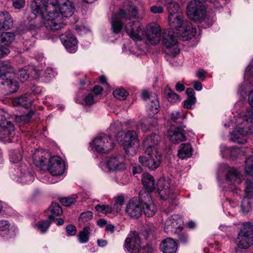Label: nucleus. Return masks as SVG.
Wrapping results in <instances>:
<instances>
[{"instance_id": "nucleus-1", "label": "nucleus", "mask_w": 253, "mask_h": 253, "mask_svg": "<svg viewBox=\"0 0 253 253\" xmlns=\"http://www.w3.org/2000/svg\"><path fill=\"white\" fill-rule=\"evenodd\" d=\"M138 18L137 7L132 2L126 3L118 13L112 16L111 23L113 32L120 33L125 25L126 32L131 39L141 41L145 37L144 28L138 21L134 20Z\"/></svg>"}, {"instance_id": "nucleus-2", "label": "nucleus", "mask_w": 253, "mask_h": 253, "mask_svg": "<svg viewBox=\"0 0 253 253\" xmlns=\"http://www.w3.org/2000/svg\"><path fill=\"white\" fill-rule=\"evenodd\" d=\"M32 12L41 17L45 26L53 31L63 27V15L59 0H32Z\"/></svg>"}, {"instance_id": "nucleus-3", "label": "nucleus", "mask_w": 253, "mask_h": 253, "mask_svg": "<svg viewBox=\"0 0 253 253\" xmlns=\"http://www.w3.org/2000/svg\"><path fill=\"white\" fill-rule=\"evenodd\" d=\"M168 12V20L170 26L175 29L183 40L192 39L196 33V29L190 22L184 20L179 4L173 0H162Z\"/></svg>"}, {"instance_id": "nucleus-4", "label": "nucleus", "mask_w": 253, "mask_h": 253, "mask_svg": "<svg viewBox=\"0 0 253 253\" xmlns=\"http://www.w3.org/2000/svg\"><path fill=\"white\" fill-rule=\"evenodd\" d=\"M29 75L26 69L21 68L15 73L13 68L9 64L0 63L1 84L4 85L5 89L9 93H13L18 89V83L14 80L15 76L20 81L24 82L29 78Z\"/></svg>"}, {"instance_id": "nucleus-5", "label": "nucleus", "mask_w": 253, "mask_h": 253, "mask_svg": "<svg viewBox=\"0 0 253 253\" xmlns=\"http://www.w3.org/2000/svg\"><path fill=\"white\" fill-rule=\"evenodd\" d=\"M253 133V109L247 110L244 115L239 118L236 129L230 135V140L239 144H244L246 136Z\"/></svg>"}, {"instance_id": "nucleus-6", "label": "nucleus", "mask_w": 253, "mask_h": 253, "mask_svg": "<svg viewBox=\"0 0 253 253\" xmlns=\"http://www.w3.org/2000/svg\"><path fill=\"white\" fill-rule=\"evenodd\" d=\"M33 161L35 166L41 170L48 171L52 173L57 170L61 165V158L55 156L49 158L48 161L42 153L36 151L33 156Z\"/></svg>"}, {"instance_id": "nucleus-7", "label": "nucleus", "mask_w": 253, "mask_h": 253, "mask_svg": "<svg viewBox=\"0 0 253 253\" xmlns=\"http://www.w3.org/2000/svg\"><path fill=\"white\" fill-rule=\"evenodd\" d=\"M116 137L119 143L125 147L124 150L127 155H131V152L134 151L133 146L139 144L137 134L133 130L119 132Z\"/></svg>"}, {"instance_id": "nucleus-8", "label": "nucleus", "mask_w": 253, "mask_h": 253, "mask_svg": "<svg viewBox=\"0 0 253 253\" xmlns=\"http://www.w3.org/2000/svg\"><path fill=\"white\" fill-rule=\"evenodd\" d=\"M100 167L105 172H120L126 169V165L120 156L106 158L100 164Z\"/></svg>"}, {"instance_id": "nucleus-9", "label": "nucleus", "mask_w": 253, "mask_h": 253, "mask_svg": "<svg viewBox=\"0 0 253 253\" xmlns=\"http://www.w3.org/2000/svg\"><path fill=\"white\" fill-rule=\"evenodd\" d=\"M163 42L166 47L165 52L167 54L175 56L179 53L177 39L172 31L169 29L164 31Z\"/></svg>"}, {"instance_id": "nucleus-10", "label": "nucleus", "mask_w": 253, "mask_h": 253, "mask_svg": "<svg viewBox=\"0 0 253 253\" xmlns=\"http://www.w3.org/2000/svg\"><path fill=\"white\" fill-rule=\"evenodd\" d=\"M237 245L240 249H248L253 242V225L249 222L243 223L238 234Z\"/></svg>"}, {"instance_id": "nucleus-11", "label": "nucleus", "mask_w": 253, "mask_h": 253, "mask_svg": "<svg viewBox=\"0 0 253 253\" xmlns=\"http://www.w3.org/2000/svg\"><path fill=\"white\" fill-rule=\"evenodd\" d=\"M92 146L98 152L106 153L114 148V142L110 135L100 133L93 140Z\"/></svg>"}, {"instance_id": "nucleus-12", "label": "nucleus", "mask_w": 253, "mask_h": 253, "mask_svg": "<svg viewBox=\"0 0 253 253\" xmlns=\"http://www.w3.org/2000/svg\"><path fill=\"white\" fill-rule=\"evenodd\" d=\"M187 15L191 20L201 22L206 16L205 6L199 0H193L187 6Z\"/></svg>"}, {"instance_id": "nucleus-13", "label": "nucleus", "mask_w": 253, "mask_h": 253, "mask_svg": "<svg viewBox=\"0 0 253 253\" xmlns=\"http://www.w3.org/2000/svg\"><path fill=\"white\" fill-rule=\"evenodd\" d=\"M157 192L160 198L163 200H166L169 198L173 200L175 198V195L173 192L169 178L162 177L159 179L157 184Z\"/></svg>"}, {"instance_id": "nucleus-14", "label": "nucleus", "mask_w": 253, "mask_h": 253, "mask_svg": "<svg viewBox=\"0 0 253 253\" xmlns=\"http://www.w3.org/2000/svg\"><path fill=\"white\" fill-rule=\"evenodd\" d=\"M125 248L131 253H138L141 248L140 238L136 231L131 232L125 240Z\"/></svg>"}, {"instance_id": "nucleus-15", "label": "nucleus", "mask_w": 253, "mask_h": 253, "mask_svg": "<svg viewBox=\"0 0 253 253\" xmlns=\"http://www.w3.org/2000/svg\"><path fill=\"white\" fill-rule=\"evenodd\" d=\"M75 7L72 0H64V25H74L79 18L75 14Z\"/></svg>"}, {"instance_id": "nucleus-16", "label": "nucleus", "mask_w": 253, "mask_h": 253, "mask_svg": "<svg viewBox=\"0 0 253 253\" xmlns=\"http://www.w3.org/2000/svg\"><path fill=\"white\" fill-rule=\"evenodd\" d=\"M126 212L131 217L137 218L142 213L141 203L137 197L131 198L126 205Z\"/></svg>"}, {"instance_id": "nucleus-17", "label": "nucleus", "mask_w": 253, "mask_h": 253, "mask_svg": "<svg viewBox=\"0 0 253 253\" xmlns=\"http://www.w3.org/2000/svg\"><path fill=\"white\" fill-rule=\"evenodd\" d=\"M147 41L151 44H157L161 40V30L159 25L156 23L150 24L147 29L146 32H145Z\"/></svg>"}, {"instance_id": "nucleus-18", "label": "nucleus", "mask_w": 253, "mask_h": 253, "mask_svg": "<svg viewBox=\"0 0 253 253\" xmlns=\"http://www.w3.org/2000/svg\"><path fill=\"white\" fill-rule=\"evenodd\" d=\"M15 135V128L10 121H7L6 124L0 126V141L4 143H9Z\"/></svg>"}, {"instance_id": "nucleus-19", "label": "nucleus", "mask_w": 253, "mask_h": 253, "mask_svg": "<svg viewBox=\"0 0 253 253\" xmlns=\"http://www.w3.org/2000/svg\"><path fill=\"white\" fill-rule=\"evenodd\" d=\"M161 140L160 137L156 133H152L147 136L143 141V146L145 148V154H150L153 151L157 150V146Z\"/></svg>"}, {"instance_id": "nucleus-20", "label": "nucleus", "mask_w": 253, "mask_h": 253, "mask_svg": "<svg viewBox=\"0 0 253 253\" xmlns=\"http://www.w3.org/2000/svg\"><path fill=\"white\" fill-rule=\"evenodd\" d=\"M183 126L179 127L171 126L167 132V137L172 143H178L186 140V136L182 132Z\"/></svg>"}, {"instance_id": "nucleus-21", "label": "nucleus", "mask_w": 253, "mask_h": 253, "mask_svg": "<svg viewBox=\"0 0 253 253\" xmlns=\"http://www.w3.org/2000/svg\"><path fill=\"white\" fill-rule=\"evenodd\" d=\"M182 222V219L178 215H172L166 220L164 229L166 232H169L179 229L181 227Z\"/></svg>"}, {"instance_id": "nucleus-22", "label": "nucleus", "mask_w": 253, "mask_h": 253, "mask_svg": "<svg viewBox=\"0 0 253 253\" xmlns=\"http://www.w3.org/2000/svg\"><path fill=\"white\" fill-rule=\"evenodd\" d=\"M147 155L146 166L151 170L156 169L160 164L161 154L155 150Z\"/></svg>"}, {"instance_id": "nucleus-23", "label": "nucleus", "mask_w": 253, "mask_h": 253, "mask_svg": "<svg viewBox=\"0 0 253 253\" xmlns=\"http://www.w3.org/2000/svg\"><path fill=\"white\" fill-rule=\"evenodd\" d=\"M160 248L163 253H175L177 246L174 240L172 238H168L163 240Z\"/></svg>"}, {"instance_id": "nucleus-24", "label": "nucleus", "mask_w": 253, "mask_h": 253, "mask_svg": "<svg viewBox=\"0 0 253 253\" xmlns=\"http://www.w3.org/2000/svg\"><path fill=\"white\" fill-rule=\"evenodd\" d=\"M64 47L70 53H75L78 49V41L72 34H67L64 39Z\"/></svg>"}, {"instance_id": "nucleus-25", "label": "nucleus", "mask_w": 253, "mask_h": 253, "mask_svg": "<svg viewBox=\"0 0 253 253\" xmlns=\"http://www.w3.org/2000/svg\"><path fill=\"white\" fill-rule=\"evenodd\" d=\"M13 26L11 15L7 12H0V30H8Z\"/></svg>"}, {"instance_id": "nucleus-26", "label": "nucleus", "mask_w": 253, "mask_h": 253, "mask_svg": "<svg viewBox=\"0 0 253 253\" xmlns=\"http://www.w3.org/2000/svg\"><path fill=\"white\" fill-rule=\"evenodd\" d=\"M13 106H21L24 108H29L32 106V100L28 94H24L14 98L12 102Z\"/></svg>"}, {"instance_id": "nucleus-27", "label": "nucleus", "mask_w": 253, "mask_h": 253, "mask_svg": "<svg viewBox=\"0 0 253 253\" xmlns=\"http://www.w3.org/2000/svg\"><path fill=\"white\" fill-rule=\"evenodd\" d=\"M193 148L190 143H183L180 145L178 156L181 159H187L191 157Z\"/></svg>"}, {"instance_id": "nucleus-28", "label": "nucleus", "mask_w": 253, "mask_h": 253, "mask_svg": "<svg viewBox=\"0 0 253 253\" xmlns=\"http://www.w3.org/2000/svg\"><path fill=\"white\" fill-rule=\"evenodd\" d=\"M48 219L53 220L55 219V216L62 215L63 210L61 207L56 203H53L47 211Z\"/></svg>"}, {"instance_id": "nucleus-29", "label": "nucleus", "mask_w": 253, "mask_h": 253, "mask_svg": "<svg viewBox=\"0 0 253 253\" xmlns=\"http://www.w3.org/2000/svg\"><path fill=\"white\" fill-rule=\"evenodd\" d=\"M245 193L248 198H253V175H245Z\"/></svg>"}, {"instance_id": "nucleus-30", "label": "nucleus", "mask_w": 253, "mask_h": 253, "mask_svg": "<svg viewBox=\"0 0 253 253\" xmlns=\"http://www.w3.org/2000/svg\"><path fill=\"white\" fill-rule=\"evenodd\" d=\"M144 214L149 217L154 215L157 211V208L153 201L141 203Z\"/></svg>"}, {"instance_id": "nucleus-31", "label": "nucleus", "mask_w": 253, "mask_h": 253, "mask_svg": "<svg viewBox=\"0 0 253 253\" xmlns=\"http://www.w3.org/2000/svg\"><path fill=\"white\" fill-rule=\"evenodd\" d=\"M142 183L148 191H153L155 189V179L152 175H142Z\"/></svg>"}, {"instance_id": "nucleus-32", "label": "nucleus", "mask_w": 253, "mask_h": 253, "mask_svg": "<svg viewBox=\"0 0 253 253\" xmlns=\"http://www.w3.org/2000/svg\"><path fill=\"white\" fill-rule=\"evenodd\" d=\"M34 175H12V179L19 184H30L34 180Z\"/></svg>"}, {"instance_id": "nucleus-33", "label": "nucleus", "mask_w": 253, "mask_h": 253, "mask_svg": "<svg viewBox=\"0 0 253 253\" xmlns=\"http://www.w3.org/2000/svg\"><path fill=\"white\" fill-rule=\"evenodd\" d=\"M148 106L149 110L153 114H157L159 110L160 104L158 96L156 93H153L151 96V100L148 102Z\"/></svg>"}, {"instance_id": "nucleus-34", "label": "nucleus", "mask_w": 253, "mask_h": 253, "mask_svg": "<svg viewBox=\"0 0 253 253\" xmlns=\"http://www.w3.org/2000/svg\"><path fill=\"white\" fill-rule=\"evenodd\" d=\"M60 175H38L37 179L45 184H53L60 180Z\"/></svg>"}, {"instance_id": "nucleus-35", "label": "nucleus", "mask_w": 253, "mask_h": 253, "mask_svg": "<svg viewBox=\"0 0 253 253\" xmlns=\"http://www.w3.org/2000/svg\"><path fill=\"white\" fill-rule=\"evenodd\" d=\"M14 35L12 33H0V45H8L14 41Z\"/></svg>"}, {"instance_id": "nucleus-36", "label": "nucleus", "mask_w": 253, "mask_h": 253, "mask_svg": "<svg viewBox=\"0 0 253 253\" xmlns=\"http://www.w3.org/2000/svg\"><path fill=\"white\" fill-rule=\"evenodd\" d=\"M52 221L50 220H40L36 223L34 227L41 233H44L48 229Z\"/></svg>"}, {"instance_id": "nucleus-37", "label": "nucleus", "mask_w": 253, "mask_h": 253, "mask_svg": "<svg viewBox=\"0 0 253 253\" xmlns=\"http://www.w3.org/2000/svg\"><path fill=\"white\" fill-rule=\"evenodd\" d=\"M217 172L219 173L239 174L240 171L234 167H230L226 164H221L218 166Z\"/></svg>"}, {"instance_id": "nucleus-38", "label": "nucleus", "mask_w": 253, "mask_h": 253, "mask_svg": "<svg viewBox=\"0 0 253 253\" xmlns=\"http://www.w3.org/2000/svg\"><path fill=\"white\" fill-rule=\"evenodd\" d=\"M90 232V228L87 226H85L83 230L79 233L78 239L79 242L82 244L87 243L89 240Z\"/></svg>"}, {"instance_id": "nucleus-39", "label": "nucleus", "mask_w": 253, "mask_h": 253, "mask_svg": "<svg viewBox=\"0 0 253 253\" xmlns=\"http://www.w3.org/2000/svg\"><path fill=\"white\" fill-rule=\"evenodd\" d=\"M114 203L112 207L114 212L118 213L125 203V197L123 194H120L114 198Z\"/></svg>"}, {"instance_id": "nucleus-40", "label": "nucleus", "mask_w": 253, "mask_h": 253, "mask_svg": "<svg viewBox=\"0 0 253 253\" xmlns=\"http://www.w3.org/2000/svg\"><path fill=\"white\" fill-rule=\"evenodd\" d=\"M152 191H148L145 188L142 189L139 192V197H138L140 203L153 201L150 193Z\"/></svg>"}, {"instance_id": "nucleus-41", "label": "nucleus", "mask_w": 253, "mask_h": 253, "mask_svg": "<svg viewBox=\"0 0 253 253\" xmlns=\"http://www.w3.org/2000/svg\"><path fill=\"white\" fill-rule=\"evenodd\" d=\"M95 209L97 211L105 214L115 213L113 207L109 205L98 204L95 206Z\"/></svg>"}, {"instance_id": "nucleus-42", "label": "nucleus", "mask_w": 253, "mask_h": 253, "mask_svg": "<svg viewBox=\"0 0 253 253\" xmlns=\"http://www.w3.org/2000/svg\"><path fill=\"white\" fill-rule=\"evenodd\" d=\"M128 94V92L123 88L117 89L113 91L114 96L116 99L120 100L126 99Z\"/></svg>"}, {"instance_id": "nucleus-43", "label": "nucleus", "mask_w": 253, "mask_h": 253, "mask_svg": "<svg viewBox=\"0 0 253 253\" xmlns=\"http://www.w3.org/2000/svg\"><path fill=\"white\" fill-rule=\"evenodd\" d=\"M167 98L169 102L175 103L180 100V97L175 92H173L169 88L166 89Z\"/></svg>"}, {"instance_id": "nucleus-44", "label": "nucleus", "mask_w": 253, "mask_h": 253, "mask_svg": "<svg viewBox=\"0 0 253 253\" xmlns=\"http://www.w3.org/2000/svg\"><path fill=\"white\" fill-rule=\"evenodd\" d=\"M113 180L120 184L125 185L129 182V178L127 175H114Z\"/></svg>"}, {"instance_id": "nucleus-45", "label": "nucleus", "mask_w": 253, "mask_h": 253, "mask_svg": "<svg viewBox=\"0 0 253 253\" xmlns=\"http://www.w3.org/2000/svg\"><path fill=\"white\" fill-rule=\"evenodd\" d=\"M77 199L78 196L76 194L64 197V207H70L75 205L77 202Z\"/></svg>"}, {"instance_id": "nucleus-46", "label": "nucleus", "mask_w": 253, "mask_h": 253, "mask_svg": "<svg viewBox=\"0 0 253 253\" xmlns=\"http://www.w3.org/2000/svg\"><path fill=\"white\" fill-rule=\"evenodd\" d=\"M245 163L246 174H253V156L248 157Z\"/></svg>"}, {"instance_id": "nucleus-47", "label": "nucleus", "mask_w": 253, "mask_h": 253, "mask_svg": "<svg viewBox=\"0 0 253 253\" xmlns=\"http://www.w3.org/2000/svg\"><path fill=\"white\" fill-rule=\"evenodd\" d=\"M243 175H225L226 181L235 184H240L241 182V177Z\"/></svg>"}, {"instance_id": "nucleus-48", "label": "nucleus", "mask_w": 253, "mask_h": 253, "mask_svg": "<svg viewBox=\"0 0 253 253\" xmlns=\"http://www.w3.org/2000/svg\"><path fill=\"white\" fill-rule=\"evenodd\" d=\"M9 156L10 161L13 163H18L22 159L21 154L16 151H11L9 153Z\"/></svg>"}, {"instance_id": "nucleus-49", "label": "nucleus", "mask_w": 253, "mask_h": 253, "mask_svg": "<svg viewBox=\"0 0 253 253\" xmlns=\"http://www.w3.org/2000/svg\"><path fill=\"white\" fill-rule=\"evenodd\" d=\"M250 198H247L246 196L243 199L241 204V210L244 213L248 212L251 209V203L249 200Z\"/></svg>"}, {"instance_id": "nucleus-50", "label": "nucleus", "mask_w": 253, "mask_h": 253, "mask_svg": "<svg viewBox=\"0 0 253 253\" xmlns=\"http://www.w3.org/2000/svg\"><path fill=\"white\" fill-rule=\"evenodd\" d=\"M92 217V212L90 211H87L86 212H82L79 218V220L81 223H84L90 220Z\"/></svg>"}, {"instance_id": "nucleus-51", "label": "nucleus", "mask_w": 253, "mask_h": 253, "mask_svg": "<svg viewBox=\"0 0 253 253\" xmlns=\"http://www.w3.org/2000/svg\"><path fill=\"white\" fill-rule=\"evenodd\" d=\"M196 102V98H188L183 102V106L184 108L188 109H192V106Z\"/></svg>"}, {"instance_id": "nucleus-52", "label": "nucleus", "mask_w": 253, "mask_h": 253, "mask_svg": "<svg viewBox=\"0 0 253 253\" xmlns=\"http://www.w3.org/2000/svg\"><path fill=\"white\" fill-rule=\"evenodd\" d=\"M9 118V115L3 109H0V126L6 124L8 121L7 120Z\"/></svg>"}, {"instance_id": "nucleus-53", "label": "nucleus", "mask_w": 253, "mask_h": 253, "mask_svg": "<svg viewBox=\"0 0 253 253\" xmlns=\"http://www.w3.org/2000/svg\"><path fill=\"white\" fill-rule=\"evenodd\" d=\"M66 230L69 236H74L77 232L76 226L72 224L67 225L66 227Z\"/></svg>"}, {"instance_id": "nucleus-54", "label": "nucleus", "mask_w": 253, "mask_h": 253, "mask_svg": "<svg viewBox=\"0 0 253 253\" xmlns=\"http://www.w3.org/2000/svg\"><path fill=\"white\" fill-rule=\"evenodd\" d=\"M10 223L7 220H1L0 221V231H6L9 229Z\"/></svg>"}, {"instance_id": "nucleus-55", "label": "nucleus", "mask_w": 253, "mask_h": 253, "mask_svg": "<svg viewBox=\"0 0 253 253\" xmlns=\"http://www.w3.org/2000/svg\"><path fill=\"white\" fill-rule=\"evenodd\" d=\"M85 105H91L95 103L93 95L91 93L87 95L84 99Z\"/></svg>"}, {"instance_id": "nucleus-56", "label": "nucleus", "mask_w": 253, "mask_h": 253, "mask_svg": "<svg viewBox=\"0 0 253 253\" xmlns=\"http://www.w3.org/2000/svg\"><path fill=\"white\" fill-rule=\"evenodd\" d=\"M25 0H13V5L16 9H20L25 5Z\"/></svg>"}, {"instance_id": "nucleus-57", "label": "nucleus", "mask_w": 253, "mask_h": 253, "mask_svg": "<svg viewBox=\"0 0 253 253\" xmlns=\"http://www.w3.org/2000/svg\"><path fill=\"white\" fill-rule=\"evenodd\" d=\"M6 46L0 45V58L4 57L10 52L9 48Z\"/></svg>"}, {"instance_id": "nucleus-58", "label": "nucleus", "mask_w": 253, "mask_h": 253, "mask_svg": "<svg viewBox=\"0 0 253 253\" xmlns=\"http://www.w3.org/2000/svg\"><path fill=\"white\" fill-rule=\"evenodd\" d=\"M143 174H147L146 172H144L143 168L139 165L134 166L132 167V174H138L140 173Z\"/></svg>"}, {"instance_id": "nucleus-59", "label": "nucleus", "mask_w": 253, "mask_h": 253, "mask_svg": "<svg viewBox=\"0 0 253 253\" xmlns=\"http://www.w3.org/2000/svg\"><path fill=\"white\" fill-rule=\"evenodd\" d=\"M74 28L80 34H84L87 31V29L83 25H76Z\"/></svg>"}, {"instance_id": "nucleus-60", "label": "nucleus", "mask_w": 253, "mask_h": 253, "mask_svg": "<svg viewBox=\"0 0 253 253\" xmlns=\"http://www.w3.org/2000/svg\"><path fill=\"white\" fill-rule=\"evenodd\" d=\"M230 151V147H227L225 146H221L220 147V152L223 157L228 156L229 151Z\"/></svg>"}, {"instance_id": "nucleus-61", "label": "nucleus", "mask_w": 253, "mask_h": 253, "mask_svg": "<svg viewBox=\"0 0 253 253\" xmlns=\"http://www.w3.org/2000/svg\"><path fill=\"white\" fill-rule=\"evenodd\" d=\"M150 11L153 13H161L164 11L162 6L153 5L151 7Z\"/></svg>"}, {"instance_id": "nucleus-62", "label": "nucleus", "mask_w": 253, "mask_h": 253, "mask_svg": "<svg viewBox=\"0 0 253 253\" xmlns=\"http://www.w3.org/2000/svg\"><path fill=\"white\" fill-rule=\"evenodd\" d=\"M153 93H150L148 91L144 90L142 92V98L145 101L148 102L151 100V96Z\"/></svg>"}, {"instance_id": "nucleus-63", "label": "nucleus", "mask_w": 253, "mask_h": 253, "mask_svg": "<svg viewBox=\"0 0 253 253\" xmlns=\"http://www.w3.org/2000/svg\"><path fill=\"white\" fill-rule=\"evenodd\" d=\"M34 112L30 111L26 115L21 116V119L24 121L25 123H28L30 120Z\"/></svg>"}, {"instance_id": "nucleus-64", "label": "nucleus", "mask_w": 253, "mask_h": 253, "mask_svg": "<svg viewBox=\"0 0 253 253\" xmlns=\"http://www.w3.org/2000/svg\"><path fill=\"white\" fill-rule=\"evenodd\" d=\"M181 117L180 113L177 111H174L171 113L170 118L173 122H176Z\"/></svg>"}]
</instances>
